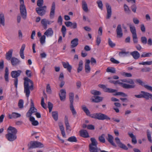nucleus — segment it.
Segmentation results:
<instances>
[{"instance_id": "20", "label": "nucleus", "mask_w": 152, "mask_h": 152, "mask_svg": "<svg viewBox=\"0 0 152 152\" xmlns=\"http://www.w3.org/2000/svg\"><path fill=\"white\" fill-rule=\"evenodd\" d=\"M130 54L131 55L133 58L135 59H137L140 57V54L137 51H134L130 53Z\"/></svg>"}, {"instance_id": "17", "label": "nucleus", "mask_w": 152, "mask_h": 152, "mask_svg": "<svg viewBox=\"0 0 152 152\" xmlns=\"http://www.w3.org/2000/svg\"><path fill=\"white\" fill-rule=\"evenodd\" d=\"M106 7L107 11V19H109L111 17L112 14L111 8L108 3L106 4Z\"/></svg>"}, {"instance_id": "3", "label": "nucleus", "mask_w": 152, "mask_h": 152, "mask_svg": "<svg viewBox=\"0 0 152 152\" xmlns=\"http://www.w3.org/2000/svg\"><path fill=\"white\" fill-rule=\"evenodd\" d=\"M22 72L20 70H18L17 71H12L11 72V76L13 78H15L14 79V84L16 88V89H17L18 87V77L20 76Z\"/></svg>"}, {"instance_id": "34", "label": "nucleus", "mask_w": 152, "mask_h": 152, "mask_svg": "<svg viewBox=\"0 0 152 152\" xmlns=\"http://www.w3.org/2000/svg\"><path fill=\"white\" fill-rule=\"evenodd\" d=\"M95 99H92V101L94 102H99L102 100V97L99 96H94Z\"/></svg>"}, {"instance_id": "35", "label": "nucleus", "mask_w": 152, "mask_h": 152, "mask_svg": "<svg viewBox=\"0 0 152 152\" xmlns=\"http://www.w3.org/2000/svg\"><path fill=\"white\" fill-rule=\"evenodd\" d=\"M130 31L132 34V36L137 35L135 27L131 25L129 26Z\"/></svg>"}, {"instance_id": "8", "label": "nucleus", "mask_w": 152, "mask_h": 152, "mask_svg": "<svg viewBox=\"0 0 152 152\" xmlns=\"http://www.w3.org/2000/svg\"><path fill=\"white\" fill-rule=\"evenodd\" d=\"M81 108L87 115L89 116L92 118L97 119V113H95L91 115L89 110L85 105H82L81 106Z\"/></svg>"}, {"instance_id": "54", "label": "nucleus", "mask_w": 152, "mask_h": 152, "mask_svg": "<svg viewBox=\"0 0 152 152\" xmlns=\"http://www.w3.org/2000/svg\"><path fill=\"white\" fill-rule=\"evenodd\" d=\"M120 148L125 150H127L128 149L127 147L124 144L121 143L118 145Z\"/></svg>"}, {"instance_id": "4", "label": "nucleus", "mask_w": 152, "mask_h": 152, "mask_svg": "<svg viewBox=\"0 0 152 152\" xmlns=\"http://www.w3.org/2000/svg\"><path fill=\"white\" fill-rule=\"evenodd\" d=\"M121 81H122V82L124 83H126L130 84V85L129 84L123 83V84H125L126 85V87H123V88H124L129 89L134 88L136 86V85L134 83L133 80L132 79H124L123 80H121Z\"/></svg>"}, {"instance_id": "29", "label": "nucleus", "mask_w": 152, "mask_h": 152, "mask_svg": "<svg viewBox=\"0 0 152 152\" xmlns=\"http://www.w3.org/2000/svg\"><path fill=\"white\" fill-rule=\"evenodd\" d=\"M29 120L31 122L32 124L34 126H37L39 124L38 122L36 120H35V118L32 117L31 116L29 118Z\"/></svg>"}, {"instance_id": "48", "label": "nucleus", "mask_w": 152, "mask_h": 152, "mask_svg": "<svg viewBox=\"0 0 152 152\" xmlns=\"http://www.w3.org/2000/svg\"><path fill=\"white\" fill-rule=\"evenodd\" d=\"M124 9L126 13H130V10L126 4H124Z\"/></svg>"}, {"instance_id": "26", "label": "nucleus", "mask_w": 152, "mask_h": 152, "mask_svg": "<svg viewBox=\"0 0 152 152\" xmlns=\"http://www.w3.org/2000/svg\"><path fill=\"white\" fill-rule=\"evenodd\" d=\"M109 82L111 83H113L115 85L117 84H119L121 85L122 87H125L126 86V85L125 84H123V83L121 82V80H110L109 81Z\"/></svg>"}, {"instance_id": "15", "label": "nucleus", "mask_w": 152, "mask_h": 152, "mask_svg": "<svg viewBox=\"0 0 152 152\" xmlns=\"http://www.w3.org/2000/svg\"><path fill=\"white\" fill-rule=\"evenodd\" d=\"M62 63L64 67V68L66 69L68 72H70L72 69V66L69 64V62H62Z\"/></svg>"}, {"instance_id": "57", "label": "nucleus", "mask_w": 152, "mask_h": 152, "mask_svg": "<svg viewBox=\"0 0 152 152\" xmlns=\"http://www.w3.org/2000/svg\"><path fill=\"white\" fill-rule=\"evenodd\" d=\"M44 98L42 97L41 99V105L44 108V109H46L47 107L46 106V104L44 102Z\"/></svg>"}, {"instance_id": "47", "label": "nucleus", "mask_w": 152, "mask_h": 152, "mask_svg": "<svg viewBox=\"0 0 152 152\" xmlns=\"http://www.w3.org/2000/svg\"><path fill=\"white\" fill-rule=\"evenodd\" d=\"M46 36L44 35H43L41 37L40 39V41L41 43L43 45L45 42Z\"/></svg>"}, {"instance_id": "27", "label": "nucleus", "mask_w": 152, "mask_h": 152, "mask_svg": "<svg viewBox=\"0 0 152 152\" xmlns=\"http://www.w3.org/2000/svg\"><path fill=\"white\" fill-rule=\"evenodd\" d=\"M5 26V18L4 14L2 13L0 14V26Z\"/></svg>"}, {"instance_id": "64", "label": "nucleus", "mask_w": 152, "mask_h": 152, "mask_svg": "<svg viewBox=\"0 0 152 152\" xmlns=\"http://www.w3.org/2000/svg\"><path fill=\"white\" fill-rule=\"evenodd\" d=\"M110 61L112 63L115 64H118L119 63V62L118 61L115 59L113 58H112L110 59Z\"/></svg>"}, {"instance_id": "10", "label": "nucleus", "mask_w": 152, "mask_h": 152, "mask_svg": "<svg viewBox=\"0 0 152 152\" xmlns=\"http://www.w3.org/2000/svg\"><path fill=\"white\" fill-rule=\"evenodd\" d=\"M5 136L8 140L10 141H13L17 138L16 134H12L7 133L6 134Z\"/></svg>"}, {"instance_id": "38", "label": "nucleus", "mask_w": 152, "mask_h": 152, "mask_svg": "<svg viewBox=\"0 0 152 152\" xmlns=\"http://www.w3.org/2000/svg\"><path fill=\"white\" fill-rule=\"evenodd\" d=\"M105 134H102L101 135L99 136V140L100 142L104 143L105 142V140L104 137Z\"/></svg>"}, {"instance_id": "32", "label": "nucleus", "mask_w": 152, "mask_h": 152, "mask_svg": "<svg viewBox=\"0 0 152 152\" xmlns=\"http://www.w3.org/2000/svg\"><path fill=\"white\" fill-rule=\"evenodd\" d=\"M83 61L82 60H80L79 62L78 67L77 69V72L79 73L83 69Z\"/></svg>"}, {"instance_id": "6", "label": "nucleus", "mask_w": 152, "mask_h": 152, "mask_svg": "<svg viewBox=\"0 0 152 152\" xmlns=\"http://www.w3.org/2000/svg\"><path fill=\"white\" fill-rule=\"evenodd\" d=\"M69 99L70 102V109L73 115L76 114V112L74 108L73 105V99L74 97V94L73 93H70L69 94Z\"/></svg>"}, {"instance_id": "40", "label": "nucleus", "mask_w": 152, "mask_h": 152, "mask_svg": "<svg viewBox=\"0 0 152 152\" xmlns=\"http://www.w3.org/2000/svg\"><path fill=\"white\" fill-rule=\"evenodd\" d=\"M67 140L71 142H76L77 141V138L74 136H72L69 137L67 139Z\"/></svg>"}, {"instance_id": "55", "label": "nucleus", "mask_w": 152, "mask_h": 152, "mask_svg": "<svg viewBox=\"0 0 152 152\" xmlns=\"http://www.w3.org/2000/svg\"><path fill=\"white\" fill-rule=\"evenodd\" d=\"M23 101L22 99L19 100L18 103V106L19 108H22L23 107Z\"/></svg>"}, {"instance_id": "63", "label": "nucleus", "mask_w": 152, "mask_h": 152, "mask_svg": "<svg viewBox=\"0 0 152 152\" xmlns=\"http://www.w3.org/2000/svg\"><path fill=\"white\" fill-rule=\"evenodd\" d=\"M151 70L150 68L149 67H145L141 69V71L142 72H147L150 71Z\"/></svg>"}, {"instance_id": "14", "label": "nucleus", "mask_w": 152, "mask_h": 152, "mask_svg": "<svg viewBox=\"0 0 152 152\" xmlns=\"http://www.w3.org/2000/svg\"><path fill=\"white\" fill-rule=\"evenodd\" d=\"M53 34V31L51 28H49L44 33V35L47 37H51Z\"/></svg>"}, {"instance_id": "22", "label": "nucleus", "mask_w": 152, "mask_h": 152, "mask_svg": "<svg viewBox=\"0 0 152 152\" xmlns=\"http://www.w3.org/2000/svg\"><path fill=\"white\" fill-rule=\"evenodd\" d=\"M82 7L83 10L84 12H87L88 11L87 4L86 2L84 0L82 1Z\"/></svg>"}, {"instance_id": "58", "label": "nucleus", "mask_w": 152, "mask_h": 152, "mask_svg": "<svg viewBox=\"0 0 152 152\" xmlns=\"http://www.w3.org/2000/svg\"><path fill=\"white\" fill-rule=\"evenodd\" d=\"M86 72L89 73L90 72L91 68L89 65H85V66Z\"/></svg>"}, {"instance_id": "60", "label": "nucleus", "mask_w": 152, "mask_h": 152, "mask_svg": "<svg viewBox=\"0 0 152 152\" xmlns=\"http://www.w3.org/2000/svg\"><path fill=\"white\" fill-rule=\"evenodd\" d=\"M26 74L28 77H31L32 76L31 71L30 70H27L26 71Z\"/></svg>"}, {"instance_id": "53", "label": "nucleus", "mask_w": 152, "mask_h": 152, "mask_svg": "<svg viewBox=\"0 0 152 152\" xmlns=\"http://www.w3.org/2000/svg\"><path fill=\"white\" fill-rule=\"evenodd\" d=\"M141 41L143 44H146L147 43V39L145 37H142L141 38Z\"/></svg>"}, {"instance_id": "50", "label": "nucleus", "mask_w": 152, "mask_h": 152, "mask_svg": "<svg viewBox=\"0 0 152 152\" xmlns=\"http://www.w3.org/2000/svg\"><path fill=\"white\" fill-rule=\"evenodd\" d=\"M91 92L92 94L94 95H99L101 94L100 92L95 90H91Z\"/></svg>"}, {"instance_id": "44", "label": "nucleus", "mask_w": 152, "mask_h": 152, "mask_svg": "<svg viewBox=\"0 0 152 152\" xmlns=\"http://www.w3.org/2000/svg\"><path fill=\"white\" fill-rule=\"evenodd\" d=\"M41 23L44 26V28L46 29L47 28V20L45 18L42 19L41 21Z\"/></svg>"}, {"instance_id": "41", "label": "nucleus", "mask_w": 152, "mask_h": 152, "mask_svg": "<svg viewBox=\"0 0 152 152\" xmlns=\"http://www.w3.org/2000/svg\"><path fill=\"white\" fill-rule=\"evenodd\" d=\"M152 55V53H146L145 52L143 53V54L141 56V57H149Z\"/></svg>"}, {"instance_id": "11", "label": "nucleus", "mask_w": 152, "mask_h": 152, "mask_svg": "<svg viewBox=\"0 0 152 152\" xmlns=\"http://www.w3.org/2000/svg\"><path fill=\"white\" fill-rule=\"evenodd\" d=\"M55 8V3L54 2H53L52 4L51 8L50 10V17L51 19L53 18L54 17Z\"/></svg>"}, {"instance_id": "18", "label": "nucleus", "mask_w": 152, "mask_h": 152, "mask_svg": "<svg viewBox=\"0 0 152 152\" xmlns=\"http://www.w3.org/2000/svg\"><path fill=\"white\" fill-rule=\"evenodd\" d=\"M141 93L142 94L143 98H144L147 100H148L150 98L151 99L152 97V94L144 91H141Z\"/></svg>"}, {"instance_id": "16", "label": "nucleus", "mask_w": 152, "mask_h": 152, "mask_svg": "<svg viewBox=\"0 0 152 152\" xmlns=\"http://www.w3.org/2000/svg\"><path fill=\"white\" fill-rule=\"evenodd\" d=\"M80 136L84 138H88L89 137V135L87 132L86 130L82 129L79 131Z\"/></svg>"}, {"instance_id": "37", "label": "nucleus", "mask_w": 152, "mask_h": 152, "mask_svg": "<svg viewBox=\"0 0 152 152\" xmlns=\"http://www.w3.org/2000/svg\"><path fill=\"white\" fill-rule=\"evenodd\" d=\"M104 91L106 92L113 93L114 92H116L117 91V90H116L106 87Z\"/></svg>"}, {"instance_id": "23", "label": "nucleus", "mask_w": 152, "mask_h": 152, "mask_svg": "<svg viewBox=\"0 0 152 152\" xmlns=\"http://www.w3.org/2000/svg\"><path fill=\"white\" fill-rule=\"evenodd\" d=\"M10 60L13 66L18 64L20 62L18 58L14 57H12Z\"/></svg>"}, {"instance_id": "19", "label": "nucleus", "mask_w": 152, "mask_h": 152, "mask_svg": "<svg viewBox=\"0 0 152 152\" xmlns=\"http://www.w3.org/2000/svg\"><path fill=\"white\" fill-rule=\"evenodd\" d=\"M8 133H11L16 134L17 132V129L15 127L10 126L7 129Z\"/></svg>"}, {"instance_id": "1", "label": "nucleus", "mask_w": 152, "mask_h": 152, "mask_svg": "<svg viewBox=\"0 0 152 152\" xmlns=\"http://www.w3.org/2000/svg\"><path fill=\"white\" fill-rule=\"evenodd\" d=\"M24 80V92L26 93V96L28 97L30 92V89L32 91L34 90V83L28 77H25Z\"/></svg>"}, {"instance_id": "61", "label": "nucleus", "mask_w": 152, "mask_h": 152, "mask_svg": "<svg viewBox=\"0 0 152 152\" xmlns=\"http://www.w3.org/2000/svg\"><path fill=\"white\" fill-rule=\"evenodd\" d=\"M48 106L49 110V112H50L52 111L53 107V105L50 102H49L48 103Z\"/></svg>"}, {"instance_id": "24", "label": "nucleus", "mask_w": 152, "mask_h": 152, "mask_svg": "<svg viewBox=\"0 0 152 152\" xmlns=\"http://www.w3.org/2000/svg\"><path fill=\"white\" fill-rule=\"evenodd\" d=\"M13 50L12 49H10L6 53V58L8 60H11L12 56V54Z\"/></svg>"}, {"instance_id": "2", "label": "nucleus", "mask_w": 152, "mask_h": 152, "mask_svg": "<svg viewBox=\"0 0 152 152\" xmlns=\"http://www.w3.org/2000/svg\"><path fill=\"white\" fill-rule=\"evenodd\" d=\"M91 143L89 145V150L90 152H99L100 149L97 147L98 142L94 137L91 138Z\"/></svg>"}, {"instance_id": "39", "label": "nucleus", "mask_w": 152, "mask_h": 152, "mask_svg": "<svg viewBox=\"0 0 152 152\" xmlns=\"http://www.w3.org/2000/svg\"><path fill=\"white\" fill-rule=\"evenodd\" d=\"M120 74L123 76L126 77H131L132 75L130 73H126L124 72H120Z\"/></svg>"}, {"instance_id": "5", "label": "nucleus", "mask_w": 152, "mask_h": 152, "mask_svg": "<svg viewBox=\"0 0 152 152\" xmlns=\"http://www.w3.org/2000/svg\"><path fill=\"white\" fill-rule=\"evenodd\" d=\"M20 13L23 18L25 19L26 17L27 13L26 7L24 4V0H20Z\"/></svg>"}, {"instance_id": "52", "label": "nucleus", "mask_w": 152, "mask_h": 152, "mask_svg": "<svg viewBox=\"0 0 152 152\" xmlns=\"http://www.w3.org/2000/svg\"><path fill=\"white\" fill-rule=\"evenodd\" d=\"M36 148H42L44 147V145L41 142H38L36 141Z\"/></svg>"}, {"instance_id": "49", "label": "nucleus", "mask_w": 152, "mask_h": 152, "mask_svg": "<svg viewBox=\"0 0 152 152\" xmlns=\"http://www.w3.org/2000/svg\"><path fill=\"white\" fill-rule=\"evenodd\" d=\"M96 3L98 4V7L101 10H102L103 9V4L102 1L101 0H98L97 1Z\"/></svg>"}, {"instance_id": "59", "label": "nucleus", "mask_w": 152, "mask_h": 152, "mask_svg": "<svg viewBox=\"0 0 152 152\" xmlns=\"http://www.w3.org/2000/svg\"><path fill=\"white\" fill-rule=\"evenodd\" d=\"M108 44L109 46L111 48H113L115 46V44L113 43L110 38L108 39Z\"/></svg>"}, {"instance_id": "21", "label": "nucleus", "mask_w": 152, "mask_h": 152, "mask_svg": "<svg viewBox=\"0 0 152 152\" xmlns=\"http://www.w3.org/2000/svg\"><path fill=\"white\" fill-rule=\"evenodd\" d=\"M21 116L20 114L15 112H13L11 114L8 115V117L10 119L16 118Z\"/></svg>"}, {"instance_id": "25", "label": "nucleus", "mask_w": 152, "mask_h": 152, "mask_svg": "<svg viewBox=\"0 0 152 152\" xmlns=\"http://www.w3.org/2000/svg\"><path fill=\"white\" fill-rule=\"evenodd\" d=\"M78 39L77 38H76L71 41V48H72L76 47L78 44Z\"/></svg>"}, {"instance_id": "9", "label": "nucleus", "mask_w": 152, "mask_h": 152, "mask_svg": "<svg viewBox=\"0 0 152 152\" xmlns=\"http://www.w3.org/2000/svg\"><path fill=\"white\" fill-rule=\"evenodd\" d=\"M97 119L99 120H110V118L107 115L101 113H97Z\"/></svg>"}, {"instance_id": "56", "label": "nucleus", "mask_w": 152, "mask_h": 152, "mask_svg": "<svg viewBox=\"0 0 152 152\" xmlns=\"http://www.w3.org/2000/svg\"><path fill=\"white\" fill-rule=\"evenodd\" d=\"M46 92L49 94H50L51 93V90L49 84H47L46 86Z\"/></svg>"}, {"instance_id": "46", "label": "nucleus", "mask_w": 152, "mask_h": 152, "mask_svg": "<svg viewBox=\"0 0 152 152\" xmlns=\"http://www.w3.org/2000/svg\"><path fill=\"white\" fill-rule=\"evenodd\" d=\"M131 1H130V2ZM133 1L134 4L131 6V9L133 12L135 13L136 12V10L137 9V7L136 5L135 4V3H134L133 1Z\"/></svg>"}, {"instance_id": "45", "label": "nucleus", "mask_w": 152, "mask_h": 152, "mask_svg": "<svg viewBox=\"0 0 152 152\" xmlns=\"http://www.w3.org/2000/svg\"><path fill=\"white\" fill-rule=\"evenodd\" d=\"M136 82L139 83L140 85L145 87V86H148L147 85H145V83L140 79H137L136 80Z\"/></svg>"}, {"instance_id": "31", "label": "nucleus", "mask_w": 152, "mask_h": 152, "mask_svg": "<svg viewBox=\"0 0 152 152\" xmlns=\"http://www.w3.org/2000/svg\"><path fill=\"white\" fill-rule=\"evenodd\" d=\"M35 141H31L29 144L28 145V148L31 149L36 148V143Z\"/></svg>"}, {"instance_id": "33", "label": "nucleus", "mask_w": 152, "mask_h": 152, "mask_svg": "<svg viewBox=\"0 0 152 152\" xmlns=\"http://www.w3.org/2000/svg\"><path fill=\"white\" fill-rule=\"evenodd\" d=\"M121 50L122 51L119 53V55L120 56H124L129 55V51L126 52L122 49H121Z\"/></svg>"}, {"instance_id": "42", "label": "nucleus", "mask_w": 152, "mask_h": 152, "mask_svg": "<svg viewBox=\"0 0 152 152\" xmlns=\"http://www.w3.org/2000/svg\"><path fill=\"white\" fill-rule=\"evenodd\" d=\"M116 93L115 94H113V95L114 96H117V95H121L123 97H127V95L123 92H116Z\"/></svg>"}, {"instance_id": "30", "label": "nucleus", "mask_w": 152, "mask_h": 152, "mask_svg": "<svg viewBox=\"0 0 152 152\" xmlns=\"http://www.w3.org/2000/svg\"><path fill=\"white\" fill-rule=\"evenodd\" d=\"M5 73L4 74V79L7 82L9 81V70L7 67L5 68Z\"/></svg>"}, {"instance_id": "13", "label": "nucleus", "mask_w": 152, "mask_h": 152, "mask_svg": "<svg viewBox=\"0 0 152 152\" xmlns=\"http://www.w3.org/2000/svg\"><path fill=\"white\" fill-rule=\"evenodd\" d=\"M60 92L59 95L60 100L61 101H64L66 99V91L64 89H62L60 90Z\"/></svg>"}, {"instance_id": "7", "label": "nucleus", "mask_w": 152, "mask_h": 152, "mask_svg": "<svg viewBox=\"0 0 152 152\" xmlns=\"http://www.w3.org/2000/svg\"><path fill=\"white\" fill-rule=\"evenodd\" d=\"M47 7L44 6L42 7H38L36 8V10L37 13L40 16L44 15L46 12Z\"/></svg>"}, {"instance_id": "51", "label": "nucleus", "mask_w": 152, "mask_h": 152, "mask_svg": "<svg viewBox=\"0 0 152 152\" xmlns=\"http://www.w3.org/2000/svg\"><path fill=\"white\" fill-rule=\"evenodd\" d=\"M43 3L44 1L43 0H38L37 2V5L39 7H42Z\"/></svg>"}, {"instance_id": "28", "label": "nucleus", "mask_w": 152, "mask_h": 152, "mask_svg": "<svg viewBox=\"0 0 152 152\" xmlns=\"http://www.w3.org/2000/svg\"><path fill=\"white\" fill-rule=\"evenodd\" d=\"M108 138H107L108 141L113 145L116 146V145L115 144L113 140V136L110 134H108Z\"/></svg>"}, {"instance_id": "62", "label": "nucleus", "mask_w": 152, "mask_h": 152, "mask_svg": "<svg viewBox=\"0 0 152 152\" xmlns=\"http://www.w3.org/2000/svg\"><path fill=\"white\" fill-rule=\"evenodd\" d=\"M132 37L134 43H138V39L137 35H133Z\"/></svg>"}, {"instance_id": "12", "label": "nucleus", "mask_w": 152, "mask_h": 152, "mask_svg": "<svg viewBox=\"0 0 152 152\" xmlns=\"http://www.w3.org/2000/svg\"><path fill=\"white\" fill-rule=\"evenodd\" d=\"M117 37L121 38L123 36L122 30L120 24H118L116 29Z\"/></svg>"}, {"instance_id": "36", "label": "nucleus", "mask_w": 152, "mask_h": 152, "mask_svg": "<svg viewBox=\"0 0 152 152\" xmlns=\"http://www.w3.org/2000/svg\"><path fill=\"white\" fill-rule=\"evenodd\" d=\"M52 116L55 121L58 120V114L57 111H53L52 112Z\"/></svg>"}, {"instance_id": "43", "label": "nucleus", "mask_w": 152, "mask_h": 152, "mask_svg": "<svg viewBox=\"0 0 152 152\" xmlns=\"http://www.w3.org/2000/svg\"><path fill=\"white\" fill-rule=\"evenodd\" d=\"M106 71L107 72H110L113 73H115V69L113 67L107 68L106 69Z\"/></svg>"}]
</instances>
